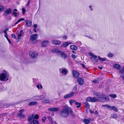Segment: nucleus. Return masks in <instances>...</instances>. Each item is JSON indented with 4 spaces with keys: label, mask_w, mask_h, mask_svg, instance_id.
Returning a JSON list of instances; mask_svg holds the SVG:
<instances>
[{
    "label": "nucleus",
    "mask_w": 124,
    "mask_h": 124,
    "mask_svg": "<svg viewBox=\"0 0 124 124\" xmlns=\"http://www.w3.org/2000/svg\"><path fill=\"white\" fill-rule=\"evenodd\" d=\"M89 54L91 56H92V57H93L94 58H97V56L96 55H95L93 54H92L90 52L89 53Z\"/></svg>",
    "instance_id": "31"
},
{
    "label": "nucleus",
    "mask_w": 124,
    "mask_h": 124,
    "mask_svg": "<svg viewBox=\"0 0 124 124\" xmlns=\"http://www.w3.org/2000/svg\"><path fill=\"white\" fill-rule=\"evenodd\" d=\"M98 114V112L96 110L94 112V115L97 116Z\"/></svg>",
    "instance_id": "56"
},
{
    "label": "nucleus",
    "mask_w": 124,
    "mask_h": 124,
    "mask_svg": "<svg viewBox=\"0 0 124 124\" xmlns=\"http://www.w3.org/2000/svg\"><path fill=\"white\" fill-rule=\"evenodd\" d=\"M25 22L26 23V25L27 26L29 27L31 26V22L30 20L28 21L26 20L25 21Z\"/></svg>",
    "instance_id": "18"
},
{
    "label": "nucleus",
    "mask_w": 124,
    "mask_h": 124,
    "mask_svg": "<svg viewBox=\"0 0 124 124\" xmlns=\"http://www.w3.org/2000/svg\"><path fill=\"white\" fill-rule=\"evenodd\" d=\"M71 56L72 58L75 59L76 58V56L74 54H72L71 55Z\"/></svg>",
    "instance_id": "50"
},
{
    "label": "nucleus",
    "mask_w": 124,
    "mask_h": 124,
    "mask_svg": "<svg viewBox=\"0 0 124 124\" xmlns=\"http://www.w3.org/2000/svg\"><path fill=\"white\" fill-rule=\"evenodd\" d=\"M25 20L23 18H21L19 20H18V21L16 23L14 24V25H16L18 23L20 22L21 21H23Z\"/></svg>",
    "instance_id": "28"
},
{
    "label": "nucleus",
    "mask_w": 124,
    "mask_h": 124,
    "mask_svg": "<svg viewBox=\"0 0 124 124\" xmlns=\"http://www.w3.org/2000/svg\"><path fill=\"white\" fill-rule=\"evenodd\" d=\"M72 73L73 77L75 78H77L79 76V72L74 70H72Z\"/></svg>",
    "instance_id": "7"
},
{
    "label": "nucleus",
    "mask_w": 124,
    "mask_h": 124,
    "mask_svg": "<svg viewBox=\"0 0 124 124\" xmlns=\"http://www.w3.org/2000/svg\"><path fill=\"white\" fill-rule=\"evenodd\" d=\"M61 72L63 74L65 75L67 74V72L66 70L65 69H63L62 70Z\"/></svg>",
    "instance_id": "29"
},
{
    "label": "nucleus",
    "mask_w": 124,
    "mask_h": 124,
    "mask_svg": "<svg viewBox=\"0 0 124 124\" xmlns=\"http://www.w3.org/2000/svg\"><path fill=\"white\" fill-rule=\"evenodd\" d=\"M47 118L49 122L52 123H53V120L52 117L50 116H47Z\"/></svg>",
    "instance_id": "24"
},
{
    "label": "nucleus",
    "mask_w": 124,
    "mask_h": 124,
    "mask_svg": "<svg viewBox=\"0 0 124 124\" xmlns=\"http://www.w3.org/2000/svg\"><path fill=\"white\" fill-rule=\"evenodd\" d=\"M46 119V117L45 116L43 117L42 119V121L43 122H45V120Z\"/></svg>",
    "instance_id": "45"
},
{
    "label": "nucleus",
    "mask_w": 124,
    "mask_h": 124,
    "mask_svg": "<svg viewBox=\"0 0 124 124\" xmlns=\"http://www.w3.org/2000/svg\"><path fill=\"white\" fill-rule=\"evenodd\" d=\"M52 42L53 44L55 45H59L61 43V41L56 40H53L52 41Z\"/></svg>",
    "instance_id": "12"
},
{
    "label": "nucleus",
    "mask_w": 124,
    "mask_h": 124,
    "mask_svg": "<svg viewBox=\"0 0 124 124\" xmlns=\"http://www.w3.org/2000/svg\"><path fill=\"white\" fill-rule=\"evenodd\" d=\"M8 28H6V29L4 31V33H7V31L8 30Z\"/></svg>",
    "instance_id": "59"
},
{
    "label": "nucleus",
    "mask_w": 124,
    "mask_h": 124,
    "mask_svg": "<svg viewBox=\"0 0 124 124\" xmlns=\"http://www.w3.org/2000/svg\"><path fill=\"white\" fill-rule=\"evenodd\" d=\"M74 93L73 92H71L69 94L66 95L64 96V98L66 99L68 98L71 97L73 96L74 95Z\"/></svg>",
    "instance_id": "9"
},
{
    "label": "nucleus",
    "mask_w": 124,
    "mask_h": 124,
    "mask_svg": "<svg viewBox=\"0 0 124 124\" xmlns=\"http://www.w3.org/2000/svg\"><path fill=\"white\" fill-rule=\"evenodd\" d=\"M13 13L12 14L14 16H15V17H16L17 16V13L15 12H13Z\"/></svg>",
    "instance_id": "48"
},
{
    "label": "nucleus",
    "mask_w": 124,
    "mask_h": 124,
    "mask_svg": "<svg viewBox=\"0 0 124 124\" xmlns=\"http://www.w3.org/2000/svg\"><path fill=\"white\" fill-rule=\"evenodd\" d=\"M59 108H49L48 110L50 111L56 112L59 111Z\"/></svg>",
    "instance_id": "15"
},
{
    "label": "nucleus",
    "mask_w": 124,
    "mask_h": 124,
    "mask_svg": "<svg viewBox=\"0 0 124 124\" xmlns=\"http://www.w3.org/2000/svg\"><path fill=\"white\" fill-rule=\"evenodd\" d=\"M7 39L9 43L10 44H11V42L10 41V39H9L8 38H7Z\"/></svg>",
    "instance_id": "61"
},
{
    "label": "nucleus",
    "mask_w": 124,
    "mask_h": 124,
    "mask_svg": "<svg viewBox=\"0 0 124 124\" xmlns=\"http://www.w3.org/2000/svg\"><path fill=\"white\" fill-rule=\"evenodd\" d=\"M4 9V7L3 5L0 4V12L3 11Z\"/></svg>",
    "instance_id": "30"
},
{
    "label": "nucleus",
    "mask_w": 124,
    "mask_h": 124,
    "mask_svg": "<svg viewBox=\"0 0 124 124\" xmlns=\"http://www.w3.org/2000/svg\"><path fill=\"white\" fill-rule=\"evenodd\" d=\"M93 82L94 83H98L99 82V81L98 80H97L96 79H94V80L93 81Z\"/></svg>",
    "instance_id": "47"
},
{
    "label": "nucleus",
    "mask_w": 124,
    "mask_h": 124,
    "mask_svg": "<svg viewBox=\"0 0 124 124\" xmlns=\"http://www.w3.org/2000/svg\"><path fill=\"white\" fill-rule=\"evenodd\" d=\"M72 43L71 42H66L62 44V46L63 47H67L69 44Z\"/></svg>",
    "instance_id": "19"
},
{
    "label": "nucleus",
    "mask_w": 124,
    "mask_h": 124,
    "mask_svg": "<svg viewBox=\"0 0 124 124\" xmlns=\"http://www.w3.org/2000/svg\"><path fill=\"white\" fill-rule=\"evenodd\" d=\"M8 114V113H4L1 114H0V116H3L5 115H7Z\"/></svg>",
    "instance_id": "53"
},
{
    "label": "nucleus",
    "mask_w": 124,
    "mask_h": 124,
    "mask_svg": "<svg viewBox=\"0 0 124 124\" xmlns=\"http://www.w3.org/2000/svg\"><path fill=\"white\" fill-rule=\"evenodd\" d=\"M17 39L18 40V41L19 40H21V38L20 37H18V38Z\"/></svg>",
    "instance_id": "64"
},
{
    "label": "nucleus",
    "mask_w": 124,
    "mask_h": 124,
    "mask_svg": "<svg viewBox=\"0 0 124 124\" xmlns=\"http://www.w3.org/2000/svg\"><path fill=\"white\" fill-rule=\"evenodd\" d=\"M30 0H29L28 1L27 3V6H28L30 4Z\"/></svg>",
    "instance_id": "62"
},
{
    "label": "nucleus",
    "mask_w": 124,
    "mask_h": 124,
    "mask_svg": "<svg viewBox=\"0 0 124 124\" xmlns=\"http://www.w3.org/2000/svg\"><path fill=\"white\" fill-rule=\"evenodd\" d=\"M38 34H34L31 35L30 37V39L32 41L34 40H36V42H37L38 40H37L38 39Z\"/></svg>",
    "instance_id": "6"
},
{
    "label": "nucleus",
    "mask_w": 124,
    "mask_h": 124,
    "mask_svg": "<svg viewBox=\"0 0 124 124\" xmlns=\"http://www.w3.org/2000/svg\"><path fill=\"white\" fill-rule=\"evenodd\" d=\"M83 121L85 124H88L91 122L92 120L90 118H89L88 119L84 118Z\"/></svg>",
    "instance_id": "11"
},
{
    "label": "nucleus",
    "mask_w": 124,
    "mask_h": 124,
    "mask_svg": "<svg viewBox=\"0 0 124 124\" xmlns=\"http://www.w3.org/2000/svg\"><path fill=\"white\" fill-rule=\"evenodd\" d=\"M113 110L116 112H117L118 110L117 108H116L115 106H114Z\"/></svg>",
    "instance_id": "55"
},
{
    "label": "nucleus",
    "mask_w": 124,
    "mask_h": 124,
    "mask_svg": "<svg viewBox=\"0 0 124 124\" xmlns=\"http://www.w3.org/2000/svg\"><path fill=\"white\" fill-rule=\"evenodd\" d=\"M99 100L96 98V97H87L85 99L86 101H88L91 102H98Z\"/></svg>",
    "instance_id": "4"
},
{
    "label": "nucleus",
    "mask_w": 124,
    "mask_h": 124,
    "mask_svg": "<svg viewBox=\"0 0 124 124\" xmlns=\"http://www.w3.org/2000/svg\"><path fill=\"white\" fill-rule=\"evenodd\" d=\"M109 96H110L111 98H115L117 96L115 94H111Z\"/></svg>",
    "instance_id": "34"
},
{
    "label": "nucleus",
    "mask_w": 124,
    "mask_h": 124,
    "mask_svg": "<svg viewBox=\"0 0 124 124\" xmlns=\"http://www.w3.org/2000/svg\"><path fill=\"white\" fill-rule=\"evenodd\" d=\"M120 72L122 74H124V71L122 69L121 70H120Z\"/></svg>",
    "instance_id": "51"
},
{
    "label": "nucleus",
    "mask_w": 124,
    "mask_h": 124,
    "mask_svg": "<svg viewBox=\"0 0 124 124\" xmlns=\"http://www.w3.org/2000/svg\"><path fill=\"white\" fill-rule=\"evenodd\" d=\"M38 104L37 101H33L30 102L28 103V105L30 106H32L37 105Z\"/></svg>",
    "instance_id": "20"
},
{
    "label": "nucleus",
    "mask_w": 124,
    "mask_h": 124,
    "mask_svg": "<svg viewBox=\"0 0 124 124\" xmlns=\"http://www.w3.org/2000/svg\"><path fill=\"white\" fill-rule=\"evenodd\" d=\"M113 67L114 68L118 70H119L121 68L120 66L117 64H115L114 65Z\"/></svg>",
    "instance_id": "21"
},
{
    "label": "nucleus",
    "mask_w": 124,
    "mask_h": 124,
    "mask_svg": "<svg viewBox=\"0 0 124 124\" xmlns=\"http://www.w3.org/2000/svg\"><path fill=\"white\" fill-rule=\"evenodd\" d=\"M110 106L108 105L105 104L102 105V107H106L109 108Z\"/></svg>",
    "instance_id": "41"
},
{
    "label": "nucleus",
    "mask_w": 124,
    "mask_h": 124,
    "mask_svg": "<svg viewBox=\"0 0 124 124\" xmlns=\"http://www.w3.org/2000/svg\"><path fill=\"white\" fill-rule=\"evenodd\" d=\"M34 119H38L39 118V116L38 115V114H36L35 115L34 117Z\"/></svg>",
    "instance_id": "42"
},
{
    "label": "nucleus",
    "mask_w": 124,
    "mask_h": 124,
    "mask_svg": "<svg viewBox=\"0 0 124 124\" xmlns=\"http://www.w3.org/2000/svg\"><path fill=\"white\" fill-rule=\"evenodd\" d=\"M40 89H42V87L41 85H37V87L38 89H39L40 88Z\"/></svg>",
    "instance_id": "44"
},
{
    "label": "nucleus",
    "mask_w": 124,
    "mask_h": 124,
    "mask_svg": "<svg viewBox=\"0 0 124 124\" xmlns=\"http://www.w3.org/2000/svg\"><path fill=\"white\" fill-rule=\"evenodd\" d=\"M4 73H2L0 75V80L2 81H7L8 80L9 75L7 74L6 70H3Z\"/></svg>",
    "instance_id": "3"
},
{
    "label": "nucleus",
    "mask_w": 124,
    "mask_h": 124,
    "mask_svg": "<svg viewBox=\"0 0 124 124\" xmlns=\"http://www.w3.org/2000/svg\"><path fill=\"white\" fill-rule=\"evenodd\" d=\"M34 119V116L33 115L31 116L29 115L28 117V121L29 123L31 124L32 121V120Z\"/></svg>",
    "instance_id": "14"
},
{
    "label": "nucleus",
    "mask_w": 124,
    "mask_h": 124,
    "mask_svg": "<svg viewBox=\"0 0 124 124\" xmlns=\"http://www.w3.org/2000/svg\"><path fill=\"white\" fill-rule=\"evenodd\" d=\"M29 54L30 57L32 59L35 58L38 55V54L36 53L35 51H30Z\"/></svg>",
    "instance_id": "5"
},
{
    "label": "nucleus",
    "mask_w": 124,
    "mask_h": 124,
    "mask_svg": "<svg viewBox=\"0 0 124 124\" xmlns=\"http://www.w3.org/2000/svg\"><path fill=\"white\" fill-rule=\"evenodd\" d=\"M96 58H93V57H91L90 59L93 61H94L95 62H97L98 61L97 59H95Z\"/></svg>",
    "instance_id": "37"
},
{
    "label": "nucleus",
    "mask_w": 124,
    "mask_h": 124,
    "mask_svg": "<svg viewBox=\"0 0 124 124\" xmlns=\"http://www.w3.org/2000/svg\"><path fill=\"white\" fill-rule=\"evenodd\" d=\"M51 51L53 53H56L58 55H59L61 51H59V50L58 49L56 48H55L52 49V50Z\"/></svg>",
    "instance_id": "17"
},
{
    "label": "nucleus",
    "mask_w": 124,
    "mask_h": 124,
    "mask_svg": "<svg viewBox=\"0 0 124 124\" xmlns=\"http://www.w3.org/2000/svg\"><path fill=\"white\" fill-rule=\"evenodd\" d=\"M59 55H61V57L64 59H66L67 57L66 54L64 52L61 51Z\"/></svg>",
    "instance_id": "10"
},
{
    "label": "nucleus",
    "mask_w": 124,
    "mask_h": 124,
    "mask_svg": "<svg viewBox=\"0 0 124 124\" xmlns=\"http://www.w3.org/2000/svg\"><path fill=\"white\" fill-rule=\"evenodd\" d=\"M75 104L76 105H77L76 107L77 108H79L80 107L81 105V103H78L77 101L75 102Z\"/></svg>",
    "instance_id": "23"
},
{
    "label": "nucleus",
    "mask_w": 124,
    "mask_h": 124,
    "mask_svg": "<svg viewBox=\"0 0 124 124\" xmlns=\"http://www.w3.org/2000/svg\"><path fill=\"white\" fill-rule=\"evenodd\" d=\"M118 117L117 115L116 114H112L110 117L112 118L115 119Z\"/></svg>",
    "instance_id": "26"
},
{
    "label": "nucleus",
    "mask_w": 124,
    "mask_h": 124,
    "mask_svg": "<svg viewBox=\"0 0 124 124\" xmlns=\"http://www.w3.org/2000/svg\"><path fill=\"white\" fill-rule=\"evenodd\" d=\"M43 102L44 103H50V101L48 100H44L43 101Z\"/></svg>",
    "instance_id": "39"
},
{
    "label": "nucleus",
    "mask_w": 124,
    "mask_h": 124,
    "mask_svg": "<svg viewBox=\"0 0 124 124\" xmlns=\"http://www.w3.org/2000/svg\"><path fill=\"white\" fill-rule=\"evenodd\" d=\"M98 59L99 60L102 61H105L106 59V58H101L99 56H98Z\"/></svg>",
    "instance_id": "33"
},
{
    "label": "nucleus",
    "mask_w": 124,
    "mask_h": 124,
    "mask_svg": "<svg viewBox=\"0 0 124 124\" xmlns=\"http://www.w3.org/2000/svg\"><path fill=\"white\" fill-rule=\"evenodd\" d=\"M24 111V110L23 109H22L20 110L19 112V113H17L18 116H21V115L22 114V113Z\"/></svg>",
    "instance_id": "27"
},
{
    "label": "nucleus",
    "mask_w": 124,
    "mask_h": 124,
    "mask_svg": "<svg viewBox=\"0 0 124 124\" xmlns=\"http://www.w3.org/2000/svg\"><path fill=\"white\" fill-rule=\"evenodd\" d=\"M22 10L23 14H24L25 12L26 9L24 8H23Z\"/></svg>",
    "instance_id": "46"
},
{
    "label": "nucleus",
    "mask_w": 124,
    "mask_h": 124,
    "mask_svg": "<svg viewBox=\"0 0 124 124\" xmlns=\"http://www.w3.org/2000/svg\"><path fill=\"white\" fill-rule=\"evenodd\" d=\"M77 81L78 83L80 85H82L84 84V80L81 77H78L77 78Z\"/></svg>",
    "instance_id": "8"
},
{
    "label": "nucleus",
    "mask_w": 124,
    "mask_h": 124,
    "mask_svg": "<svg viewBox=\"0 0 124 124\" xmlns=\"http://www.w3.org/2000/svg\"><path fill=\"white\" fill-rule=\"evenodd\" d=\"M63 39H67V37L66 36H64L63 37Z\"/></svg>",
    "instance_id": "63"
},
{
    "label": "nucleus",
    "mask_w": 124,
    "mask_h": 124,
    "mask_svg": "<svg viewBox=\"0 0 124 124\" xmlns=\"http://www.w3.org/2000/svg\"><path fill=\"white\" fill-rule=\"evenodd\" d=\"M76 101L74 100L73 99H70L69 101V102L70 104H71L75 102Z\"/></svg>",
    "instance_id": "36"
},
{
    "label": "nucleus",
    "mask_w": 124,
    "mask_h": 124,
    "mask_svg": "<svg viewBox=\"0 0 124 124\" xmlns=\"http://www.w3.org/2000/svg\"><path fill=\"white\" fill-rule=\"evenodd\" d=\"M12 11L11 9L10 8H9L8 9L6 10L4 13L3 14L4 15L7 16L10 14Z\"/></svg>",
    "instance_id": "13"
},
{
    "label": "nucleus",
    "mask_w": 124,
    "mask_h": 124,
    "mask_svg": "<svg viewBox=\"0 0 124 124\" xmlns=\"http://www.w3.org/2000/svg\"><path fill=\"white\" fill-rule=\"evenodd\" d=\"M5 33V35L4 36L7 39V38H8V35L7 33Z\"/></svg>",
    "instance_id": "58"
},
{
    "label": "nucleus",
    "mask_w": 124,
    "mask_h": 124,
    "mask_svg": "<svg viewBox=\"0 0 124 124\" xmlns=\"http://www.w3.org/2000/svg\"><path fill=\"white\" fill-rule=\"evenodd\" d=\"M18 117L20 118H24L25 117V116L24 114L22 115V114L21 116H18Z\"/></svg>",
    "instance_id": "40"
},
{
    "label": "nucleus",
    "mask_w": 124,
    "mask_h": 124,
    "mask_svg": "<svg viewBox=\"0 0 124 124\" xmlns=\"http://www.w3.org/2000/svg\"><path fill=\"white\" fill-rule=\"evenodd\" d=\"M49 43V41L48 40H44L42 43V46L46 47L48 45Z\"/></svg>",
    "instance_id": "16"
},
{
    "label": "nucleus",
    "mask_w": 124,
    "mask_h": 124,
    "mask_svg": "<svg viewBox=\"0 0 124 124\" xmlns=\"http://www.w3.org/2000/svg\"><path fill=\"white\" fill-rule=\"evenodd\" d=\"M83 104L87 108L89 109L90 108V105L88 102H84Z\"/></svg>",
    "instance_id": "25"
},
{
    "label": "nucleus",
    "mask_w": 124,
    "mask_h": 124,
    "mask_svg": "<svg viewBox=\"0 0 124 124\" xmlns=\"http://www.w3.org/2000/svg\"><path fill=\"white\" fill-rule=\"evenodd\" d=\"M70 114L72 116H74L73 114V112L71 108L66 107L61 110L60 113V115L63 117L66 118L69 116Z\"/></svg>",
    "instance_id": "1"
},
{
    "label": "nucleus",
    "mask_w": 124,
    "mask_h": 124,
    "mask_svg": "<svg viewBox=\"0 0 124 124\" xmlns=\"http://www.w3.org/2000/svg\"><path fill=\"white\" fill-rule=\"evenodd\" d=\"M70 48L72 50H76L77 49V47L75 45H72L70 46Z\"/></svg>",
    "instance_id": "22"
},
{
    "label": "nucleus",
    "mask_w": 124,
    "mask_h": 124,
    "mask_svg": "<svg viewBox=\"0 0 124 124\" xmlns=\"http://www.w3.org/2000/svg\"><path fill=\"white\" fill-rule=\"evenodd\" d=\"M89 112L91 114H93L94 113V111L91 109L89 110Z\"/></svg>",
    "instance_id": "52"
},
{
    "label": "nucleus",
    "mask_w": 124,
    "mask_h": 124,
    "mask_svg": "<svg viewBox=\"0 0 124 124\" xmlns=\"http://www.w3.org/2000/svg\"><path fill=\"white\" fill-rule=\"evenodd\" d=\"M23 31V30H21L20 31V33L18 35V37L19 38V37H20L22 35V34H23V33H22Z\"/></svg>",
    "instance_id": "35"
},
{
    "label": "nucleus",
    "mask_w": 124,
    "mask_h": 124,
    "mask_svg": "<svg viewBox=\"0 0 124 124\" xmlns=\"http://www.w3.org/2000/svg\"><path fill=\"white\" fill-rule=\"evenodd\" d=\"M114 107V106H110L109 108L110 109V110H113Z\"/></svg>",
    "instance_id": "49"
},
{
    "label": "nucleus",
    "mask_w": 124,
    "mask_h": 124,
    "mask_svg": "<svg viewBox=\"0 0 124 124\" xmlns=\"http://www.w3.org/2000/svg\"><path fill=\"white\" fill-rule=\"evenodd\" d=\"M11 37L14 39H16V36L14 33H13L12 34Z\"/></svg>",
    "instance_id": "43"
},
{
    "label": "nucleus",
    "mask_w": 124,
    "mask_h": 124,
    "mask_svg": "<svg viewBox=\"0 0 124 124\" xmlns=\"http://www.w3.org/2000/svg\"><path fill=\"white\" fill-rule=\"evenodd\" d=\"M73 90H77V86L75 85L73 88Z\"/></svg>",
    "instance_id": "57"
},
{
    "label": "nucleus",
    "mask_w": 124,
    "mask_h": 124,
    "mask_svg": "<svg viewBox=\"0 0 124 124\" xmlns=\"http://www.w3.org/2000/svg\"><path fill=\"white\" fill-rule=\"evenodd\" d=\"M33 27H34V28H36L37 27V25L36 24H35L34 25Z\"/></svg>",
    "instance_id": "60"
},
{
    "label": "nucleus",
    "mask_w": 124,
    "mask_h": 124,
    "mask_svg": "<svg viewBox=\"0 0 124 124\" xmlns=\"http://www.w3.org/2000/svg\"><path fill=\"white\" fill-rule=\"evenodd\" d=\"M32 123L33 124H39V123L38 120H32Z\"/></svg>",
    "instance_id": "32"
},
{
    "label": "nucleus",
    "mask_w": 124,
    "mask_h": 124,
    "mask_svg": "<svg viewBox=\"0 0 124 124\" xmlns=\"http://www.w3.org/2000/svg\"><path fill=\"white\" fill-rule=\"evenodd\" d=\"M81 65H82L83 69H86V68L85 67V65L83 64H81Z\"/></svg>",
    "instance_id": "54"
},
{
    "label": "nucleus",
    "mask_w": 124,
    "mask_h": 124,
    "mask_svg": "<svg viewBox=\"0 0 124 124\" xmlns=\"http://www.w3.org/2000/svg\"><path fill=\"white\" fill-rule=\"evenodd\" d=\"M93 95L97 97L98 98L97 99L99 100L98 102H106V101L109 100V97L108 96L105 95L104 94H101L99 92L95 93Z\"/></svg>",
    "instance_id": "2"
},
{
    "label": "nucleus",
    "mask_w": 124,
    "mask_h": 124,
    "mask_svg": "<svg viewBox=\"0 0 124 124\" xmlns=\"http://www.w3.org/2000/svg\"><path fill=\"white\" fill-rule=\"evenodd\" d=\"M108 56L109 57H112L113 56V54L111 53H109L108 54Z\"/></svg>",
    "instance_id": "38"
}]
</instances>
